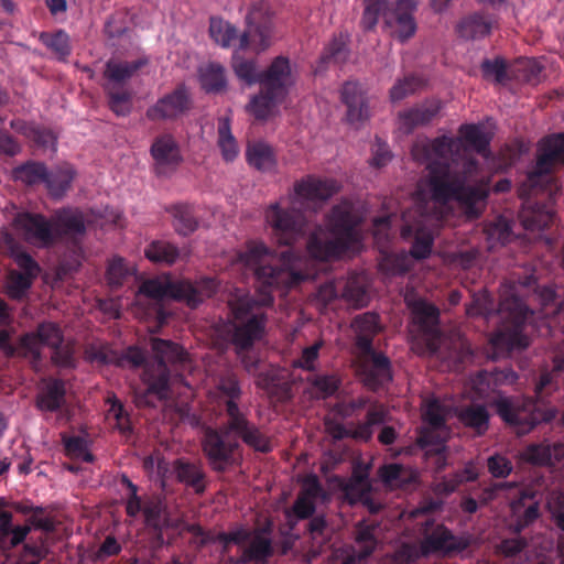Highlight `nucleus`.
Returning a JSON list of instances; mask_svg holds the SVG:
<instances>
[{"mask_svg": "<svg viewBox=\"0 0 564 564\" xmlns=\"http://www.w3.org/2000/svg\"><path fill=\"white\" fill-rule=\"evenodd\" d=\"M490 138L480 124H462L459 137L419 138L411 150L413 159L429 171L425 188L420 186L415 218L406 213L401 229L403 239L413 238L410 253L381 250L379 269L388 276L404 274L414 260L432 250L434 231L445 217L448 204L456 202L468 218L478 217L488 196V180L470 150L486 155Z\"/></svg>", "mask_w": 564, "mask_h": 564, "instance_id": "f257e3e1", "label": "nucleus"}, {"mask_svg": "<svg viewBox=\"0 0 564 564\" xmlns=\"http://www.w3.org/2000/svg\"><path fill=\"white\" fill-rule=\"evenodd\" d=\"M358 224L352 205L343 202L326 216L325 226L318 225L311 232L306 243L310 259L295 256L293 250L278 257L261 241L249 242L243 252L235 256V263L252 272L260 283L257 299L240 288L227 290L234 318L227 332L248 373L254 375L259 368L260 359L249 348L263 333L262 308L273 303L272 291L284 295L302 281L313 279L315 274L308 269L312 261H327L357 251L361 239Z\"/></svg>", "mask_w": 564, "mask_h": 564, "instance_id": "f03ea898", "label": "nucleus"}, {"mask_svg": "<svg viewBox=\"0 0 564 564\" xmlns=\"http://www.w3.org/2000/svg\"><path fill=\"white\" fill-rule=\"evenodd\" d=\"M334 180L306 176L294 184L293 192L271 204L265 223L273 239L283 246H292L304 237L308 225L306 209L314 212L338 192Z\"/></svg>", "mask_w": 564, "mask_h": 564, "instance_id": "7ed1b4c3", "label": "nucleus"}, {"mask_svg": "<svg viewBox=\"0 0 564 564\" xmlns=\"http://www.w3.org/2000/svg\"><path fill=\"white\" fill-rule=\"evenodd\" d=\"M217 391L225 399L228 424L221 433L214 430L205 433L203 446L213 468L224 470L234 462L237 438H241L256 451H271L270 440L249 423L239 410L236 401L240 398L241 389L236 373L226 371L218 380Z\"/></svg>", "mask_w": 564, "mask_h": 564, "instance_id": "20e7f679", "label": "nucleus"}, {"mask_svg": "<svg viewBox=\"0 0 564 564\" xmlns=\"http://www.w3.org/2000/svg\"><path fill=\"white\" fill-rule=\"evenodd\" d=\"M552 371L543 372L535 386V400L523 401L498 393L491 400L501 419L514 427L517 434L529 433L540 422H549L556 415L554 409H542L544 405L543 390L557 383L558 378L564 377V350L554 356Z\"/></svg>", "mask_w": 564, "mask_h": 564, "instance_id": "39448f33", "label": "nucleus"}, {"mask_svg": "<svg viewBox=\"0 0 564 564\" xmlns=\"http://www.w3.org/2000/svg\"><path fill=\"white\" fill-rule=\"evenodd\" d=\"M270 17L269 4L259 0L250 7L246 15L247 29L239 37L236 28L220 18L210 19L209 35L221 47H230L235 41H238L240 51L250 50L254 53H261L271 45L272 26Z\"/></svg>", "mask_w": 564, "mask_h": 564, "instance_id": "423d86ee", "label": "nucleus"}, {"mask_svg": "<svg viewBox=\"0 0 564 564\" xmlns=\"http://www.w3.org/2000/svg\"><path fill=\"white\" fill-rule=\"evenodd\" d=\"M498 313L503 318V325L490 337L492 358L529 346L527 326L534 314L519 295L516 284L503 285Z\"/></svg>", "mask_w": 564, "mask_h": 564, "instance_id": "0eeeda50", "label": "nucleus"}, {"mask_svg": "<svg viewBox=\"0 0 564 564\" xmlns=\"http://www.w3.org/2000/svg\"><path fill=\"white\" fill-rule=\"evenodd\" d=\"M153 358L147 359L143 367L142 381L145 389L134 392V403L138 408L155 406L156 401L167 399L170 393V369L167 362L176 361V344L161 338L151 339Z\"/></svg>", "mask_w": 564, "mask_h": 564, "instance_id": "6e6552de", "label": "nucleus"}, {"mask_svg": "<svg viewBox=\"0 0 564 564\" xmlns=\"http://www.w3.org/2000/svg\"><path fill=\"white\" fill-rule=\"evenodd\" d=\"M416 4L417 0H397L393 8H388L387 0H365L361 24L364 29L371 30L382 17L391 34L400 42H405L416 31L413 18Z\"/></svg>", "mask_w": 564, "mask_h": 564, "instance_id": "1a4fd4ad", "label": "nucleus"}, {"mask_svg": "<svg viewBox=\"0 0 564 564\" xmlns=\"http://www.w3.org/2000/svg\"><path fill=\"white\" fill-rule=\"evenodd\" d=\"M562 165H564V133L551 135L540 143L536 165L528 174L523 184L530 189L528 195L543 193L547 195L550 202L554 200L561 186L551 172Z\"/></svg>", "mask_w": 564, "mask_h": 564, "instance_id": "9d476101", "label": "nucleus"}, {"mask_svg": "<svg viewBox=\"0 0 564 564\" xmlns=\"http://www.w3.org/2000/svg\"><path fill=\"white\" fill-rule=\"evenodd\" d=\"M486 499L506 498L516 517L514 530L521 531L539 517V505L544 494L517 482H497L486 490Z\"/></svg>", "mask_w": 564, "mask_h": 564, "instance_id": "9b49d317", "label": "nucleus"}, {"mask_svg": "<svg viewBox=\"0 0 564 564\" xmlns=\"http://www.w3.org/2000/svg\"><path fill=\"white\" fill-rule=\"evenodd\" d=\"M166 300H176V282L165 275L148 279L137 294L138 311L142 310L143 318L153 319L162 327L170 316L164 307Z\"/></svg>", "mask_w": 564, "mask_h": 564, "instance_id": "f8f14e48", "label": "nucleus"}, {"mask_svg": "<svg viewBox=\"0 0 564 564\" xmlns=\"http://www.w3.org/2000/svg\"><path fill=\"white\" fill-rule=\"evenodd\" d=\"M467 547V542L454 535L443 525H437L432 533L426 534L420 544L404 543L395 552V561L400 564H409L433 553L451 554L463 551Z\"/></svg>", "mask_w": 564, "mask_h": 564, "instance_id": "ddd939ff", "label": "nucleus"}, {"mask_svg": "<svg viewBox=\"0 0 564 564\" xmlns=\"http://www.w3.org/2000/svg\"><path fill=\"white\" fill-rule=\"evenodd\" d=\"M316 299L324 305L341 299L354 307L366 306L370 299L368 276L364 272L350 273L346 278L327 281L318 288Z\"/></svg>", "mask_w": 564, "mask_h": 564, "instance_id": "4468645a", "label": "nucleus"}, {"mask_svg": "<svg viewBox=\"0 0 564 564\" xmlns=\"http://www.w3.org/2000/svg\"><path fill=\"white\" fill-rule=\"evenodd\" d=\"M448 413V405L437 399H430L425 402L423 410L425 426L419 436V444L427 453H435L438 460L444 459V443L448 434L445 421Z\"/></svg>", "mask_w": 564, "mask_h": 564, "instance_id": "2eb2a0df", "label": "nucleus"}, {"mask_svg": "<svg viewBox=\"0 0 564 564\" xmlns=\"http://www.w3.org/2000/svg\"><path fill=\"white\" fill-rule=\"evenodd\" d=\"M356 369L360 380L371 390L382 388L392 380L389 358L375 348L357 352Z\"/></svg>", "mask_w": 564, "mask_h": 564, "instance_id": "dca6fc26", "label": "nucleus"}, {"mask_svg": "<svg viewBox=\"0 0 564 564\" xmlns=\"http://www.w3.org/2000/svg\"><path fill=\"white\" fill-rule=\"evenodd\" d=\"M218 540L225 547L231 543L240 545L249 542V545L243 550V562H263L272 554V543L265 531H259L251 535L249 530L238 528L228 533H220Z\"/></svg>", "mask_w": 564, "mask_h": 564, "instance_id": "f3484780", "label": "nucleus"}, {"mask_svg": "<svg viewBox=\"0 0 564 564\" xmlns=\"http://www.w3.org/2000/svg\"><path fill=\"white\" fill-rule=\"evenodd\" d=\"M86 356L90 362L102 366L115 365L120 368L130 367L131 369L140 368L145 361V352L137 346L118 351L107 344L93 345L86 350Z\"/></svg>", "mask_w": 564, "mask_h": 564, "instance_id": "a211bd4d", "label": "nucleus"}, {"mask_svg": "<svg viewBox=\"0 0 564 564\" xmlns=\"http://www.w3.org/2000/svg\"><path fill=\"white\" fill-rule=\"evenodd\" d=\"M405 301L412 310L414 321L429 336V351L432 355L441 356L442 336L437 328L438 310L422 299H411L406 295Z\"/></svg>", "mask_w": 564, "mask_h": 564, "instance_id": "6ab92c4d", "label": "nucleus"}, {"mask_svg": "<svg viewBox=\"0 0 564 564\" xmlns=\"http://www.w3.org/2000/svg\"><path fill=\"white\" fill-rule=\"evenodd\" d=\"M13 226L29 241L40 243L41 246L54 243L53 218L48 220L41 214L23 212L15 215Z\"/></svg>", "mask_w": 564, "mask_h": 564, "instance_id": "aec40b11", "label": "nucleus"}, {"mask_svg": "<svg viewBox=\"0 0 564 564\" xmlns=\"http://www.w3.org/2000/svg\"><path fill=\"white\" fill-rule=\"evenodd\" d=\"M64 334L59 325L54 322H42L36 329L26 333L20 338V346L32 356L34 360L41 359V346L55 347L63 341Z\"/></svg>", "mask_w": 564, "mask_h": 564, "instance_id": "412c9836", "label": "nucleus"}, {"mask_svg": "<svg viewBox=\"0 0 564 564\" xmlns=\"http://www.w3.org/2000/svg\"><path fill=\"white\" fill-rule=\"evenodd\" d=\"M327 494L315 475L306 476L303 480L301 491L293 505L292 511L300 519L312 516L316 508L324 503Z\"/></svg>", "mask_w": 564, "mask_h": 564, "instance_id": "4be33fe9", "label": "nucleus"}, {"mask_svg": "<svg viewBox=\"0 0 564 564\" xmlns=\"http://www.w3.org/2000/svg\"><path fill=\"white\" fill-rule=\"evenodd\" d=\"M293 82L290 61L284 56L275 57L268 69L262 72L261 86L276 96L285 97Z\"/></svg>", "mask_w": 564, "mask_h": 564, "instance_id": "5701e85b", "label": "nucleus"}, {"mask_svg": "<svg viewBox=\"0 0 564 564\" xmlns=\"http://www.w3.org/2000/svg\"><path fill=\"white\" fill-rule=\"evenodd\" d=\"M154 170L159 176H169L176 170V141L173 135L158 137L151 145Z\"/></svg>", "mask_w": 564, "mask_h": 564, "instance_id": "b1692460", "label": "nucleus"}, {"mask_svg": "<svg viewBox=\"0 0 564 564\" xmlns=\"http://www.w3.org/2000/svg\"><path fill=\"white\" fill-rule=\"evenodd\" d=\"M341 100L347 107V120L351 124L364 122L369 117L368 106L361 85L357 82H347L340 91Z\"/></svg>", "mask_w": 564, "mask_h": 564, "instance_id": "393cba45", "label": "nucleus"}, {"mask_svg": "<svg viewBox=\"0 0 564 564\" xmlns=\"http://www.w3.org/2000/svg\"><path fill=\"white\" fill-rule=\"evenodd\" d=\"M215 279L205 278L195 284L178 278V302L184 301L191 308L197 307L205 299L218 290Z\"/></svg>", "mask_w": 564, "mask_h": 564, "instance_id": "a878e982", "label": "nucleus"}, {"mask_svg": "<svg viewBox=\"0 0 564 564\" xmlns=\"http://www.w3.org/2000/svg\"><path fill=\"white\" fill-rule=\"evenodd\" d=\"M440 109V101L426 100L416 107L404 110L399 115V129L403 133H410L416 127L430 122Z\"/></svg>", "mask_w": 564, "mask_h": 564, "instance_id": "bb28decb", "label": "nucleus"}, {"mask_svg": "<svg viewBox=\"0 0 564 564\" xmlns=\"http://www.w3.org/2000/svg\"><path fill=\"white\" fill-rule=\"evenodd\" d=\"M351 328L357 352L373 348V337L380 329L379 317L371 312L359 314L354 318Z\"/></svg>", "mask_w": 564, "mask_h": 564, "instance_id": "cd10ccee", "label": "nucleus"}, {"mask_svg": "<svg viewBox=\"0 0 564 564\" xmlns=\"http://www.w3.org/2000/svg\"><path fill=\"white\" fill-rule=\"evenodd\" d=\"M54 242L64 237L83 236L86 226L79 212L62 209L53 216Z\"/></svg>", "mask_w": 564, "mask_h": 564, "instance_id": "c85d7f7f", "label": "nucleus"}, {"mask_svg": "<svg viewBox=\"0 0 564 564\" xmlns=\"http://www.w3.org/2000/svg\"><path fill=\"white\" fill-rule=\"evenodd\" d=\"M148 63L149 61L145 57L130 62L113 59L108 61L104 70V77L108 80L106 85L123 87V85Z\"/></svg>", "mask_w": 564, "mask_h": 564, "instance_id": "c756f323", "label": "nucleus"}, {"mask_svg": "<svg viewBox=\"0 0 564 564\" xmlns=\"http://www.w3.org/2000/svg\"><path fill=\"white\" fill-rule=\"evenodd\" d=\"M518 375L510 368L488 371H480L471 381L473 388L480 398H487L490 391L499 384H511L516 382Z\"/></svg>", "mask_w": 564, "mask_h": 564, "instance_id": "7c9ffc66", "label": "nucleus"}, {"mask_svg": "<svg viewBox=\"0 0 564 564\" xmlns=\"http://www.w3.org/2000/svg\"><path fill=\"white\" fill-rule=\"evenodd\" d=\"M522 459L535 465H552L564 458V444L547 443L529 445L521 454Z\"/></svg>", "mask_w": 564, "mask_h": 564, "instance_id": "2f4dec72", "label": "nucleus"}, {"mask_svg": "<svg viewBox=\"0 0 564 564\" xmlns=\"http://www.w3.org/2000/svg\"><path fill=\"white\" fill-rule=\"evenodd\" d=\"M495 21L484 13H474L464 18L456 26L457 33L465 40H479L489 35Z\"/></svg>", "mask_w": 564, "mask_h": 564, "instance_id": "473e14b6", "label": "nucleus"}, {"mask_svg": "<svg viewBox=\"0 0 564 564\" xmlns=\"http://www.w3.org/2000/svg\"><path fill=\"white\" fill-rule=\"evenodd\" d=\"M381 529L376 522L362 521L356 528V557L364 560L368 557L377 547Z\"/></svg>", "mask_w": 564, "mask_h": 564, "instance_id": "72a5a7b5", "label": "nucleus"}, {"mask_svg": "<svg viewBox=\"0 0 564 564\" xmlns=\"http://www.w3.org/2000/svg\"><path fill=\"white\" fill-rule=\"evenodd\" d=\"M198 79L202 88L208 94H221L227 88L225 67L217 62H209L198 68Z\"/></svg>", "mask_w": 564, "mask_h": 564, "instance_id": "f704fd0d", "label": "nucleus"}, {"mask_svg": "<svg viewBox=\"0 0 564 564\" xmlns=\"http://www.w3.org/2000/svg\"><path fill=\"white\" fill-rule=\"evenodd\" d=\"M11 512L0 514V551L7 552L22 543L31 531L30 525L12 524Z\"/></svg>", "mask_w": 564, "mask_h": 564, "instance_id": "c9c22d12", "label": "nucleus"}, {"mask_svg": "<svg viewBox=\"0 0 564 564\" xmlns=\"http://www.w3.org/2000/svg\"><path fill=\"white\" fill-rule=\"evenodd\" d=\"M553 217L554 212L549 204H532L530 198L524 202L521 219L527 229H544L552 223Z\"/></svg>", "mask_w": 564, "mask_h": 564, "instance_id": "e433bc0d", "label": "nucleus"}, {"mask_svg": "<svg viewBox=\"0 0 564 564\" xmlns=\"http://www.w3.org/2000/svg\"><path fill=\"white\" fill-rule=\"evenodd\" d=\"M74 177L75 170L70 165L64 164L50 172L47 171L45 184L50 194L55 198H59L70 187Z\"/></svg>", "mask_w": 564, "mask_h": 564, "instance_id": "4c0bfd02", "label": "nucleus"}, {"mask_svg": "<svg viewBox=\"0 0 564 564\" xmlns=\"http://www.w3.org/2000/svg\"><path fill=\"white\" fill-rule=\"evenodd\" d=\"M484 235L488 249L491 250L498 246H503L511 240V225L507 218L498 216L494 220L486 223L484 227Z\"/></svg>", "mask_w": 564, "mask_h": 564, "instance_id": "58836bf2", "label": "nucleus"}, {"mask_svg": "<svg viewBox=\"0 0 564 564\" xmlns=\"http://www.w3.org/2000/svg\"><path fill=\"white\" fill-rule=\"evenodd\" d=\"M458 419L478 435L484 434L489 426V413L486 406L481 404H470L462 408L458 412Z\"/></svg>", "mask_w": 564, "mask_h": 564, "instance_id": "ea45409f", "label": "nucleus"}, {"mask_svg": "<svg viewBox=\"0 0 564 564\" xmlns=\"http://www.w3.org/2000/svg\"><path fill=\"white\" fill-rule=\"evenodd\" d=\"M283 99L284 96H276L273 91L262 87L261 93L250 100L247 108L257 119L263 120L273 113Z\"/></svg>", "mask_w": 564, "mask_h": 564, "instance_id": "a19ab883", "label": "nucleus"}, {"mask_svg": "<svg viewBox=\"0 0 564 564\" xmlns=\"http://www.w3.org/2000/svg\"><path fill=\"white\" fill-rule=\"evenodd\" d=\"M105 91L108 98V106L117 116L126 117L132 110L133 94L126 87L106 85Z\"/></svg>", "mask_w": 564, "mask_h": 564, "instance_id": "79ce46f5", "label": "nucleus"}, {"mask_svg": "<svg viewBox=\"0 0 564 564\" xmlns=\"http://www.w3.org/2000/svg\"><path fill=\"white\" fill-rule=\"evenodd\" d=\"M65 386L62 380H53L45 390L37 397V408L43 411L55 412L61 409L65 401Z\"/></svg>", "mask_w": 564, "mask_h": 564, "instance_id": "37998d69", "label": "nucleus"}, {"mask_svg": "<svg viewBox=\"0 0 564 564\" xmlns=\"http://www.w3.org/2000/svg\"><path fill=\"white\" fill-rule=\"evenodd\" d=\"M389 421V413L382 404H373L368 409L367 420L354 430V436L364 441L371 438L373 427Z\"/></svg>", "mask_w": 564, "mask_h": 564, "instance_id": "c03bdc74", "label": "nucleus"}, {"mask_svg": "<svg viewBox=\"0 0 564 564\" xmlns=\"http://www.w3.org/2000/svg\"><path fill=\"white\" fill-rule=\"evenodd\" d=\"M247 159L251 166L262 172L273 171L276 163L271 147L261 142L249 145Z\"/></svg>", "mask_w": 564, "mask_h": 564, "instance_id": "a18cd8bd", "label": "nucleus"}, {"mask_svg": "<svg viewBox=\"0 0 564 564\" xmlns=\"http://www.w3.org/2000/svg\"><path fill=\"white\" fill-rule=\"evenodd\" d=\"M178 482L185 484L194 492L200 494L205 490V474L198 464L183 463L178 459Z\"/></svg>", "mask_w": 564, "mask_h": 564, "instance_id": "49530a36", "label": "nucleus"}, {"mask_svg": "<svg viewBox=\"0 0 564 564\" xmlns=\"http://www.w3.org/2000/svg\"><path fill=\"white\" fill-rule=\"evenodd\" d=\"M232 68L236 76L247 85L261 84L262 72L259 70L256 59L241 57L238 52H235Z\"/></svg>", "mask_w": 564, "mask_h": 564, "instance_id": "de8ad7c7", "label": "nucleus"}, {"mask_svg": "<svg viewBox=\"0 0 564 564\" xmlns=\"http://www.w3.org/2000/svg\"><path fill=\"white\" fill-rule=\"evenodd\" d=\"M347 56L348 51L346 47V39L343 35H339L338 37H335L326 47L315 68V73L323 72L326 65L330 62L335 64L344 63L347 59Z\"/></svg>", "mask_w": 564, "mask_h": 564, "instance_id": "09e8293b", "label": "nucleus"}, {"mask_svg": "<svg viewBox=\"0 0 564 564\" xmlns=\"http://www.w3.org/2000/svg\"><path fill=\"white\" fill-rule=\"evenodd\" d=\"M13 174L18 181L26 185H35L46 182L47 169L44 163L30 161L15 167Z\"/></svg>", "mask_w": 564, "mask_h": 564, "instance_id": "8fccbe9b", "label": "nucleus"}, {"mask_svg": "<svg viewBox=\"0 0 564 564\" xmlns=\"http://www.w3.org/2000/svg\"><path fill=\"white\" fill-rule=\"evenodd\" d=\"M218 145L220 148L223 158L230 162L234 161L238 153L239 148L235 137L230 130V122L228 118H220L218 122Z\"/></svg>", "mask_w": 564, "mask_h": 564, "instance_id": "3c124183", "label": "nucleus"}, {"mask_svg": "<svg viewBox=\"0 0 564 564\" xmlns=\"http://www.w3.org/2000/svg\"><path fill=\"white\" fill-rule=\"evenodd\" d=\"M40 39L59 59H66L70 55L69 36L65 31L58 30L53 34L42 33Z\"/></svg>", "mask_w": 564, "mask_h": 564, "instance_id": "603ef678", "label": "nucleus"}, {"mask_svg": "<svg viewBox=\"0 0 564 564\" xmlns=\"http://www.w3.org/2000/svg\"><path fill=\"white\" fill-rule=\"evenodd\" d=\"M379 477L389 487H401L412 479V473L401 464H389L379 469Z\"/></svg>", "mask_w": 564, "mask_h": 564, "instance_id": "864d4df0", "label": "nucleus"}, {"mask_svg": "<svg viewBox=\"0 0 564 564\" xmlns=\"http://www.w3.org/2000/svg\"><path fill=\"white\" fill-rule=\"evenodd\" d=\"M469 316H484L489 318L495 314V304L490 294L486 290H481L473 294L471 302L466 307Z\"/></svg>", "mask_w": 564, "mask_h": 564, "instance_id": "5fc2aeb1", "label": "nucleus"}, {"mask_svg": "<svg viewBox=\"0 0 564 564\" xmlns=\"http://www.w3.org/2000/svg\"><path fill=\"white\" fill-rule=\"evenodd\" d=\"M176 116V90L161 98L154 106L147 110V117L150 120H163Z\"/></svg>", "mask_w": 564, "mask_h": 564, "instance_id": "6e6d98bb", "label": "nucleus"}, {"mask_svg": "<svg viewBox=\"0 0 564 564\" xmlns=\"http://www.w3.org/2000/svg\"><path fill=\"white\" fill-rule=\"evenodd\" d=\"M425 82L415 75L405 76L399 79L390 89V99L392 102H398L405 97L414 94L417 89L423 87Z\"/></svg>", "mask_w": 564, "mask_h": 564, "instance_id": "4d7b16f0", "label": "nucleus"}, {"mask_svg": "<svg viewBox=\"0 0 564 564\" xmlns=\"http://www.w3.org/2000/svg\"><path fill=\"white\" fill-rule=\"evenodd\" d=\"M51 360L55 366L62 368H74L76 366L75 345L72 340L63 338L61 344L51 347Z\"/></svg>", "mask_w": 564, "mask_h": 564, "instance_id": "13d9d810", "label": "nucleus"}, {"mask_svg": "<svg viewBox=\"0 0 564 564\" xmlns=\"http://www.w3.org/2000/svg\"><path fill=\"white\" fill-rule=\"evenodd\" d=\"M145 256L152 262H164L172 264L176 260V248L165 241H153L145 249Z\"/></svg>", "mask_w": 564, "mask_h": 564, "instance_id": "bf43d9fd", "label": "nucleus"}, {"mask_svg": "<svg viewBox=\"0 0 564 564\" xmlns=\"http://www.w3.org/2000/svg\"><path fill=\"white\" fill-rule=\"evenodd\" d=\"M477 476L478 471L475 465L469 463L462 471L445 478L438 486L442 491L449 494L455 491L460 484L475 480Z\"/></svg>", "mask_w": 564, "mask_h": 564, "instance_id": "052dcab7", "label": "nucleus"}, {"mask_svg": "<svg viewBox=\"0 0 564 564\" xmlns=\"http://www.w3.org/2000/svg\"><path fill=\"white\" fill-rule=\"evenodd\" d=\"M48 554L46 538L41 536L37 541H29L23 547V560L26 564H39Z\"/></svg>", "mask_w": 564, "mask_h": 564, "instance_id": "680f3d73", "label": "nucleus"}, {"mask_svg": "<svg viewBox=\"0 0 564 564\" xmlns=\"http://www.w3.org/2000/svg\"><path fill=\"white\" fill-rule=\"evenodd\" d=\"M312 386L315 395L324 399L337 391L339 380L333 375H322L314 378Z\"/></svg>", "mask_w": 564, "mask_h": 564, "instance_id": "e2e57ef3", "label": "nucleus"}, {"mask_svg": "<svg viewBox=\"0 0 564 564\" xmlns=\"http://www.w3.org/2000/svg\"><path fill=\"white\" fill-rule=\"evenodd\" d=\"M546 506L556 520L557 525L564 531V491H550L546 497Z\"/></svg>", "mask_w": 564, "mask_h": 564, "instance_id": "0e129e2a", "label": "nucleus"}, {"mask_svg": "<svg viewBox=\"0 0 564 564\" xmlns=\"http://www.w3.org/2000/svg\"><path fill=\"white\" fill-rule=\"evenodd\" d=\"M323 346V340L316 341L302 350L301 356L294 360L293 365L297 368L312 371L315 369L318 358V351Z\"/></svg>", "mask_w": 564, "mask_h": 564, "instance_id": "69168bd1", "label": "nucleus"}, {"mask_svg": "<svg viewBox=\"0 0 564 564\" xmlns=\"http://www.w3.org/2000/svg\"><path fill=\"white\" fill-rule=\"evenodd\" d=\"M34 278L23 273L13 272L10 275L9 293L13 299H21L25 295L32 285Z\"/></svg>", "mask_w": 564, "mask_h": 564, "instance_id": "338daca9", "label": "nucleus"}, {"mask_svg": "<svg viewBox=\"0 0 564 564\" xmlns=\"http://www.w3.org/2000/svg\"><path fill=\"white\" fill-rule=\"evenodd\" d=\"M369 403L366 397H359L349 401H343L335 405L334 411L343 419L356 415L359 411L364 410Z\"/></svg>", "mask_w": 564, "mask_h": 564, "instance_id": "774afa93", "label": "nucleus"}]
</instances>
